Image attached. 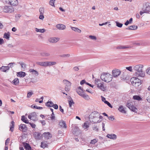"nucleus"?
Returning <instances> with one entry per match:
<instances>
[{"label":"nucleus","instance_id":"obj_1","mask_svg":"<svg viewBox=\"0 0 150 150\" xmlns=\"http://www.w3.org/2000/svg\"><path fill=\"white\" fill-rule=\"evenodd\" d=\"M103 117L100 116V114L97 112H92L89 115V119L91 122L92 123L100 122L102 120Z\"/></svg>","mask_w":150,"mask_h":150},{"label":"nucleus","instance_id":"obj_2","mask_svg":"<svg viewBox=\"0 0 150 150\" xmlns=\"http://www.w3.org/2000/svg\"><path fill=\"white\" fill-rule=\"evenodd\" d=\"M143 65L141 64L133 65V70L135 71L134 75L137 77H144L145 74L142 70Z\"/></svg>","mask_w":150,"mask_h":150},{"label":"nucleus","instance_id":"obj_3","mask_svg":"<svg viewBox=\"0 0 150 150\" xmlns=\"http://www.w3.org/2000/svg\"><path fill=\"white\" fill-rule=\"evenodd\" d=\"M100 78L103 81L109 82L112 80V75L109 74L103 73L101 74Z\"/></svg>","mask_w":150,"mask_h":150},{"label":"nucleus","instance_id":"obj_4","mask_svg":"<svg viewBox=\"0 0 150 150\" xmlns=\"http://www.w3.org/2000/svg\"><path fill=\"white\" fill-rule=\"evenodd\" d=\"M130 81L132 85L136 87L139 86L142 83L141 80L137 77L132 78L130 79Z\"/></svg>","mask_w":150,"mask_h":150},{"label":"nucleus","instance_id":"obj_5","mask_svg":"<svg viewBox=\"0 0 150 150\" xmlns=\"http://www.w3.org/2000/svg\"><path fill=\"white\" fill-rule=\"evenodd\" d=\"M95 84L97 85L98 87L102 91H105L106 89V87L104 86L103 83L101 82L99 79H96L95 80Z\"/></svg>","mask_w":150,"mask_h":150},{"label":"nucleus","instance_id":"obj_6","mask_svg":"<svg viewBox=\"0 0 150 150\" xmlns=\"http://www.w3.org/2000/svg\"><path fill=\"white\" fill-rule=\"evenodd\" d=\"M63 83L65 85V90L67 91H69L70 89L71 83L67 80H63Z\"/></svg>","mask_w":150,"mask_h":150},{"label":"nucleus","instance_id":"obj_7","mask_svg":"<svg viewBox=\"0 0 150 150\" xmlns=\"http://www.w3.org/2000/svg\"><path fill=\"white\" fill-rule=\"evenodd\" d=\"M14 8L11 6H5L4 7L3 11L7 13H11L14 11Z\"/></svg>","mask_w":150,"mask_h":150},{"label":"nucleus","instance_id":"obj_8","mask_svg":"<svg viewBox=\"0 0 150 150\" xmlns=\"http://www.w3.org/2000/svg\"><path fill=\"white\" fill-rule=\"evenodd\" d=\"M126 106L132 111L133 112L137 111V109L133 105L132 102H128Z\"/></svg>","mask_w":150,"mask_h":150},{"label":"nucleus","instance_id":"obj_9","mask_svg":"<svg viewBox=\"0 0 150 150\" xmlns=\"http://www.w3.org/2000/svg\"><path fill=\"white\" fill-rule=\"evenodd\" d=\"M121 73V71L119 69L113 70L112 71V76L114 77H117L119 76Z\"/></svg>","mask_w":150,"mask_h":150},{"label":"nucleus","instance_id":"obj_10","mask_svg":"<svg viewBox=\"0 0 150 150\" xmlns=\"http://www.w3.org/2000/svg\"><path fill=\"white\" fill-rule=\"evenodd\" d=\"M29 119L33 121H35L37 120V115L35 112L31 113L28 116Z\"/></svg>","mask_w":150,"mask_h":150},{"label":"nucleus","instance_id":"obj_11","mask_svg":"<svg viewBox=\"0 0 150 150\" xmlns=\"http://www.w3.org/2000/svg\"><path fill=\"white\" fill-rule=\"evenodd\" d=\"M6 2L13 6H17L18 3L17 0H6Z\"/></svg>","mask_w":150,"mask_h":150},{"label":"nucleus","instance_id":"obj_12","mask_svg":"<svg viewBox=\"0 0 150 150\" xmlns=\"http://www.w3.org/2000/svg\"><path fill=\"white\" fill-rule=\"evenodd\" d=\"M19 129L23 132H25L27 130V128L25 125L21 124L19 126Z\"/></svg>","mask_w":150,"mask_h":150},{"label":"nucleus","instance_id":"obj_13","mask_svg":"<svg viewBox=\"0 0 150 150\" xmlns=\"http://www.w3.org/2000/svg\"><path fill=\"white\" fill-rule=\"evenodd\" d=\"M56 27L59 30H64L66 29V26L62 24H59L56 25Z\"/></svg>","mask_w":150,"mask_h":150},{"label":"nucleus","instance_id":"obj_14","mask_svg":"<svg viewBox=\"0 0 150 150\" xmlns=\"http://www.w3.org/2000/svg\"><path fill=\"white\" fill-rule=\"evenodd\" d=\"M59 40V38H51L49 39L48 41L50 42L55 43L58 41Z\"/></svg>","mask_w":150,"mask_h":150},{"label":"nucleus","instance_id":"obj_15","mask_svg":"<svg viewBox=\"0 0 150 150\" xmlns=\"http://www.w3.org/2000/svg\"><path fill=\"white\" fill-rule=\"evenodd\" d=\"M29 71L31 73L32 75H34L35 76H38L39 75L38 72L33 69H30L29 70Z\"/></svg>","mask_w":150,"mask_h":150},{"label":"nucleus","instance_id":"obj_16","mask_svg":"<svg viewBox=\"0 0 150 150\" xmlns=\"http://www.w3.org/2000/svg\"><path fill=\"white\" fill-rule=\"evenodd\" d=\"M43 134L45 138L47 139H49L52 137V134L49 132H45Z\"/></svg>","mask_w":150,"mask_h":150},{"label":"nucleus","instance_id":"obj_17","mask_svg":"<svg viewBox=\"0 0 150 150\" xmlns=\"http://www.w3.org/2000/svg\"><path fill=\"white\" fill-rule=\"evenodd\" d=\"M59 125L62 128H66L67 127L65 122L63 120H61L59 122Z\"/></svg>","mask_w":150,"mask_h":150},{"label":"nucleus","instance_id":"obj_18","mask_svg":"<svg viewBox=\"0 0 150 150\" xmlns=\"http://www.w3.org/2000/svg\"><path fill=\"white\" fill-rule=\"evenodd\" d=\"M37 65L44 67H47V61L42 62H37L36 63Z\"/></svg>","mask_w":150,"mask_h":150},{"label":"nucleus","instance_id":"obj_19","mask_svg":"<svg viewBox=\"0 0 150 150\" xmlns=\"http://www.w3.org/2000/svg\"><path fill=\"white\" fill-rule=\"evenodd\" d=\"M34 135L35 139H40L42 137L41 134L37 132H35Z\"/></svg>","mask_w":150,"mask_h":150},{"label":"nucleus","instance_id":"obj_20","mask_svg":"<svg viewBox=\"0 0 150 150\" xmlns=\"http://www.w3.org/2000/svg\"><path fill=\"white\" fill-rule=\"evenodd\" d=\"M145 8L144 9L146 13L150 12V4L149 3H146L145 4Z\"/></svg>","mask_w":150,"mask_h":150},{"label":"nucleus","instance_id":"obj_21","mask_svg":"<svg viewBox=\"0 0 150 150\" xmlns=\"http://www.w3.org/2000/svg\"><path fill=\"white\" fill-rule=\"evenodd\" d=\"M106 137L109 139L113 140L116 139H117V136L115 134H108Z\"/></svg>","mask_w":150,"mask_h":150},{"label":"nucleus","instance_id":"obj_22","mask_svg":"<svg viewBox=\"0 0 150 150\" xmlns=\"http://www.w3.org/2000/svg\"><path fill=\"white\" fill-rule=\"evenodd\" d=\"M25 73L23 71H20L17 73V75L18 77H23L25 76Z\"/></svg>","mask_w":150,"mask_h":150},{"label":"nucleus","instance_id":"obj_23","mask_svg":"<svg viewBox=\"0 0 150 150\" xmlns=\"http://www.w3.org/2000/svg\"><path fill=\"white\" fill-rule=\"evenodd\" d=\"M10 68L9 66H2L0 68V70L4 72H6L7 70H9Z\"/></svg>","mask_w":150,"mask_h":150},{"label":"nucleus","instance_id":"obj_24","mask_svg":"<svg viewBox=\"0 0 150 150\" xmlns=\"http://www.w3.org/2000/svg\"><path fill=\"white\" fill-rule=\"evenodd\" d=\"M77 93L81 96L83 94V90L81 87H79L76 90Z\"/></svg>","mask_w":150,"mask_h":150},{"label":"nucleus","instance_id":"obj_25","mask_svg":"<svg viewBox=\"0 0 150 150\" xmlns=\"http://www.w3.org/2000/svg\"><path fill=\"white\" fill-rule=\"evenodd\" d=\"M24 146L26 150H31V148L29 144L27 143H23Z\"/></svg>","mask_w":150,"mask_h":150},{"label":"nucleus","instance_id":"obj_26","mask_svg":"<svg viewBox=\"0 0 150 150\" xmlns=\"http://www.w3.org/2000/svg\"><path fill=\"white\" fill-rule=\"evenodd\" d=\"M89 124L90 122H89L86 121L84 123L83 125V127L84 129H87L89 127Z\"/></svg>","mask_w":150,"mask_h":150},{"label":"nucleus","instance_id":"obj_27","mask_svg":"<svg viewBox=\"0 0 150 150\" xmlns=\"http://www.w3.org/2000/svg\"><path fill=\"white\" fill-rule=\"evenodd\" d=\"M118 110L120 112L122 113H126V111L125 110L122 105H120L118 109Z\"/></svg>","mask_w":150,"mask_h":150},{"label":"nucleus","instance_id":"obj_28","mask_svg":"<svg viewBox=\"0 0 150 150\" xmlns=\"http://www.w3.org/2000/svg\"><path fill=\"white\" fill-rule=\"evenodd\" d=\"M71 28L72 30L75 32H77L79 33H80L81 32V30L77 28L72 27H71Z\"/></svg>","mask_w":150,"mask_h":150},{"label":"nucleus","instance_id":"obj_29","mask_svg":"<svg viewBox=\"0 0 150 150\" xmlns=\"http://www.w3.org/2000/svg\"><path fill=\"white\" fill-rule=\"evenodd\" d=\"M45 105L48 107H50L53 106V103L51 101L48 100L45 103Z\"/></svg>","mask_w":150,"mask_h":150},{"label":"nucleus","instance_id":"obj_30","mask_svg":"<svg viewBox=\"0 0 150 150\" xmlns=\"http://www.w3.org/2000/svg\"><path fill=\"white\" fill-rule=\"evenodd\" d=\"M14 124L15 123L14 121H12L11 122V124H10V130L11 132H13V131Z\"/></svg>","mask_w":150,"mask_h":150},{"label":"nucleus","instance_id":"obj_31","mask_svg":"<svg viewBox=\"0 0 150 150\" xmlns=\"http://www.w3.org/2000/svg\"><path fill=\"white\" fill-rule=\"evenodd\" d=\"M121 78L122 79L126 80L127 79V76L126 75L125 72H123L121 76Z\"/></svg>","mask_w":150,"mask_h":150},{"label":"nucleus","instance_id":"obj_32","mask_svg":"<svg viewBox=\"0 0 150 150\" xmlns=\"http://www.w3.org/2000/svg\"><path fill=\"white\" fill-rule=\"evenodd\" d=\"M35 31L37 32H39L42 33H44L46 31L45 29L44 28L42 29H39L37 28H35Z\"/></svg>","mask_w":150,"mask_h":150},{"label":"nucleus","instance_id":"obj_33","mask_svg":"<svg viewBox=\"0 0 150 150\" xmlns=\"http://www.w3.org/2000/svg\"><path fill=\"white\" fill-rule=\"evenodd\" d=\"M56 62H55L47 61V67L52 66L55 65Z\"/></svg>","mask_w":150,"mask_h":150},{"label":"nucleus","instance_id":"obj_34","mask_svg":"<svg viewBox=\"0 0 150 150\" xmlns=\"http://www.w3.org/2000/svg\"><path fill=\"white\" fill-rule=\"evenodd\" d=\"M137 28V27L135 25H132L129 27H128L127 28H126V29L127 30H135Z\"/></svg>","mask_w":150,"mask_h":150},{"label":"nucleus","instance_id":"obj_35","mask_svg":"<svg viewBox=\"0 0 150 150\" xmlns=\"http://www.w3.org/2000/svg\"><path fill=\"white\" fill-rule=\"evenodd\" d=\"M41 56L43 57H48L50 56L49 53L46 52H43L40 53Z\"/></svg>","mask_w":150,"mask_h":150},{"label":"nucleus","instance_id":"obj_36","mask_svg":"<svg viewBox=\"0 0 150 150\" xmlns=\"http://www.w3.org/2000/svg\"><path fill=\"white\" fill-rule=\"evenodd\" d=\"M21 120L24 122L26 123H28L29 122L28 120L24 116H22L21 117Z\"/></svg>","mask_w":150,"mask_h":150},{"label":"nucleus","instance_id":"obj_37","mask_svg":"<svg viewBox=\"0 0 150 150\" xmlns=\"http://www.w3.org/2000/svg\"><path fill=\"white\" fill-rule=\"evenodd\" d=\"M82 97H83L84 98L85 100H88L90 99L89 96L86 94H84V93L81 96Z\"/></svg>","mask_w":150,"mask_h":150},{"label":"nucleus","instance_id":"obj_38","mask_svg":"<svg viewBox=\"0 0 150 150\" xmlns=\"http://www.w3.org/2000/svg\"><path fill=\"white\" fill-rule=\"evenodd\" d=\"M12 82L14 85H17L19 83V80L18 78H16Z\"/></svg>","mask_w":150,"mask_h":150},{"label":"nucleus","instance_id":"obj_39","mask_svg":"<svg viewBox=\"0 0 150 150\" xmlns=\"http://www.w3.org/2000/svg\"><path fill=\"white\" fill-rule=\"evenodd\" d=\"M47 143L45 142H42L41 143L40 146L43 149L47 147Z\"/></svg>","mask_w":150,"mask_h":150},{"label":"nucleus","instance_id":"obj_40","mask_svg":"<svg viewBox=\"0 0 150 150\" xmlns=\"http://www.w3.org/2000/svg\"><path fill=\"white\" fill-rule=\"evenodd\" d=\"M10 33H5L4 34V38L6 39H9L10 37Z\"/></svg>","mask_w":150,"mask_h":150},{"label":"nucleus","instance_id":"obj_41","mask_svg":"<svg viewBox=\"0 0 150 150\" xmlns=\"http://www.w3.org/2000/svg\"><path fill=\"white\" fill-rule=\"evenodd\" d=\"M133 98L135 100H142V98H141L139 96L135 95L133 96Z\"/></svg>","mask_w":150,"mask_h":150},{"label":"nucleus","instance_id":"obj_42","mask_svg":"<svg viewBox=\"0 0 150 150\" xmlns=\"http://www.w3.org/2000/svg\"><path fill=\"white\" fill-rule=\"evenodd\" d=\"M55 1V0H50L49 2L50 5L53 7H55V6L54 4Z\"/></svg>","mask_w":150,"mask_h":150},{"label":"nucleus","instance_id":"obj_43","mask_svg":"<svg viewBox=\"0 0 150 150\" xmlns=\"http://www.w3.org/2000/svg\"><path fill=\"white\" fill-rule=\"evenodd\" d=\"M126 69L127 70L130 72H132L133 71V66H129L126 67Z\"/></svg>","mask_w":150,"mask_h":150},{"label":"nucleus","instance_id":"obj_44","mask_svg":"<svg viewBox=\"0 0 150 150\" xmlns=\"http://www.w3.org/2000/svg\"><path fill=\"white\" fill-rule=\"evenodd\" d=\"M98 141V140L97 139H95L91 140L90 142V144H94Z\"/></svg>","mask_w":150,"mask_h":150},{"label":"nucleus","instance_id":"obj_45","mask_svg":"<svg viewBox=\"0 0 150 150\" xmlns=\"http://www.w3.org/2000/svg\"><path fill=\"white\" fill-rule=\"evenodd\" d=\"M19 63L20 64L22 69H24L25 68L26 65L24 62H19Z\"/></svg>","mask_w":150,"mask_h":150},{"label":"nucleus","instance_id":"obj_46","mask_svg":"<svg viewBox=\"0 0 150 150\" xmlns=\"http://www.w3.org/2000/svg\"><path fill=\"white\" fill-rule=\"evenodd\" d=\"M69 107H71L72 105L74 104V102L73 100L71 99L69 101Z\"/></svg>","mask_w":150,"mask_h":150},{"label":"nucleus","instance_id":"obj_47","mask_svg":"<svg viewBox=\"0 0 150 150\" xmlns=\"http://www.w3.org/2000/svg\"><path fill=\"white\" fill-rule=\"evenodd\" d=\"M39 12L40 14H43L44 12V9L43 7H41L39 9Z\"/></svg>","mask_w":150,"mask_h":150},{"label":"nucleus","instance_id":"obj_48","mask_svg":"<svg viewBox=\"0 0 150 150\" xmlns=\"http://www.w3.org/2000/svg\"><path fill=\"white\" fill-rule=\"evenodd\" d=\"M89 38L92 40H96L97 39V38L95 36L90 35L89 36Z\"/></svg>","mask_w":150,"mask_h":150},{"label":"nucleus","instance_id":"obj_49","mask_svg":"<svg viewBox=\"0 0 150 150\" xmlns=\"http://www.w3.org/2000/svg\"><path fill=\"white\" fill-rule=\"evenodd\" d=\"M115 23H116V25L117 26L120 28H121L122 26L123 25L122 24L117 21H116Z\"/></svg>","mask_w":150,"mask_h":150},{"label":"nucleus","instance_id":"obj_50","mask_svg":"<svg viewBox=\"0 0 150 150\" xmlns=\"http://www.w3.org/2000/svg\"><path fill=\"white\" fill-rule=\"evenodd\" d=\"M31 107L33 108H35L38 109H42V108L40 107H38L36 106H33V105H32L31 106Z\"/></svg>","mask_w":150,"mask_h":150},{"label":"nucleus","instance_id":"obj_51","mask_svg":"<svg viewBox=\"0 0 150 150\" xmlns=\"http://www.w3.org/2000/svg\"><path fill=\"white\" fill-rule=\"evenodd\" d=\"M104 103L107 104L110 108H112V106L111 105L110 103L107 101H105Z\"/></svg>","mask_w":150,"mask_h":150},{"label":"nucleus","instance_id":"obj_52","mask_svg":"<svg viewBox=\"0 0 150 150\" xmlns=\"http://www.w3.org/2000/svg\"><path fill=\"white\" fill-rule=\"evenodd\" d=\"M33 94V93L32 92H30L28 93L27 94V97L28 98H30Z\"/></svg>","mask_w":150,"mask_h":150},{"label":"nucleus","instance_id":"obj_53","mask_svg":"<svg viewBox=\"0 0 150 150\" xmlns=\"http://www.w3.org/2000/svg\"><path fill=\"white\" fill-rule=\"evenodd\" d=\"M93 130L96 131H98V128L97 127V126H94L93 127Z\"/></svg>","mask_w":150,"mask_h":150},{"label":"nucleus","instance_id":"obj_54","mask_svg":"<svg viewBox=\"0 0 150 150\" xmlns=\"http://www.w3.org/2000/svg\"><path fill=\"white\" fill-rule=\"evenodd\" d=\"M70 56V55L69 54H63L61 56L62 57H69Z\"/></svg>","mask_w":150,"mask_h":150},{"label":"nucleus","instance_id":"obj_55","mask_svg":"<svg viewBox=\"0 0 150 150\" xmlns=\"http://www.w3.org/2000/svg\"><path fill=\"white\" fill-rule=\"evenodd\" d=\"M146 72L148 74L150 75V67L147 69Z\"/></svg>","mask_w":150,"mask_h":150},{"label":"nucleus","instance_id":"obj_56","mask_svg":"<svg viewBox=\"0 0 150 150\" xmlns=\"http://www.w3.org/2000/svg\"><path fill=\"white\" fill-rule=\"evenodd\" d=\"M55 117L54 115V112L52 113V114L51 115V117H50L51 120H53L55 119Z\"/></svg>","mask_w":150,"mask_h":150},{"label":"nucleus","instance_id":"obj_57","mask_svg":"<svg viewBox=\"0 0 150 150\" xmlns=\"http://www.w3.org/2000/svg\"><path fill=\"white\" fill-rule=\"evenodd\" d=\"M108 119L111 120H113L114 119V117L113 116L108 117Z\"/></svg>","mask_w":150,"mask_h":150},{"label":"nucleus","instance_id":"obj_58","mask_svg":"<svg viewBox=\"0 0 150 150\" xmlns=\"http://www.w3.org/2000/svg\"><path fill=\"white\" fill-rule=\"evenodd\" d=\"M144 13H146L145 10L143 9V11H141L139 13L141 15H142Z\"/></svg>","mask_w":150,"mask_h":150},{"label":"nucleus","instance_id":"obj_59","mask_svg":"<svg viewBox=\"0 0 150 150\" xmlns=\"http://www.w3.org/2000/svg\"><path fill=\"white\" fill-rule=\"evenodd\" d=\"M44 16H43V14H40L39 17V18L40 19L43 20V18H44Z\"/></svg>","mask_w":150,"mask_h":150},{"label":"nucleus","instance_id":"obj_60","mask_svg":"<svg viewBox=\"0 0 150 150\" xmlns=\"http://www.w3.org/2000/svg\"><path fill=\"white\" fill-rule=\"evenodd\" d=\"M29 124L33 128H35L36 127V125L34 123H30Z\"/></svg>","mask_w":150,"mask_h":150},{"label":"nucleus","instance_id":"obj_61","mask_svg":"<svg viewBox=\"0 0 150 150\" xmlns=\"http://www.w3.org/2000/svg\"><path fill=\"white\" fill-rule=\"evenodd\" d=\"M15 64V63L14 62L8 64V65H10V67L11 68H12L13 67V64Z\"/></svg>","mask_w":150,"mask_h":150},{"label":"nucleus","instance_id":"obj_62","mask_svg":"<svg viewBox=\"0 0 150 150\" xmlns=\"http://www.w3.org/2000/svg\"><path fill=\"white\" fill-rule=\"evenodd\" d=\"M53 108L55 109H57L58 108V106L57 104H53Z\"/></svg>","mask_w":150,"mask_h":150},{"label":"nucleus","instance_id":"obj_63","mask_svg":"<svg viewBox=\"0 0 150 150\" xmlns=\"http://www.w3.org/2000/svg\"><path fill=\"white\" fill-rule=\"evenodd\" d=\"M73 69H74V71H78V70H79V68L78 67H74V68H73Z\"/></svg>","mask_w":150,"mask_h":150},{"label":"nucleus","instance_id":"obj_64","mask_svg":"<svg viewBox=\"0 0 150 150\" xmlns=\"http://www.w3.org/2000/svg\"><path fill=\"white\" fill-rule=\"evenodd\" d=\"M147 100L149 103H150V96L148 97L146 99Z\"/></svg>","mask_w":150,"mask_h":150}]
</instances>
